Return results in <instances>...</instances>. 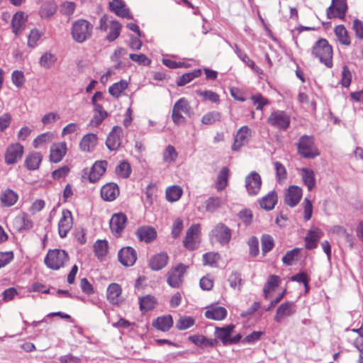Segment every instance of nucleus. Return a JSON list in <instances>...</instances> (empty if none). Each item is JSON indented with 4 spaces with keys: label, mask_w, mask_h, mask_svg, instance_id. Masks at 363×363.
Returning <instances> with one entry per match:
<instances>
[{
    "label": "nucleus",
    "mask_w": 363,
    "mask_h": 363,
    "mask_svg": "<svg viewBox=\"0 0 363 363\" xmlns=\"http://www.w3.org/2000/svg\"><path fill=\"white\" fill-rule=\"evenodd\" d=\"M200 225H193L186 231L184 240V247L190 250H194L198 247L199 243Z\"/></svg>",
    "instance_id": "nucleus-9"
},
{
    "label": "nucleus",
    "mask_w": 363,
    "mask_h": 363,
    "mask_svg": "<svg viewBox=\"0 0 363 363\" xmlns=\"http://www.w3.org/2000/svg\"><path fill=\"white\" fill-rule=\"evenodd\" d=\"M262 252L263 255L270 252L274 246V240L273 238L267 234H264L261 237Z\"/></svg>",
    "instance_id": "nucleus-51"
},
{
    "label": "nucleus",
    "mask_w": 363,
    "mask_h": 363,
    "mask_svg": "<svg viewBox=\"0 0 363 363\" xmlns=\"http://www.w3.org/2000/svg\"><path fill=\"white\" fill-rule=\"evenodd\" d=\"M227 315V311L221 306L213 307L205 312V316L208 319L221 320Z\"/></svg>",
    "instance_id": "nucleus-38"
},
{
    "label": "nucleus",
    "mask_w": 363,
    "mask_h": 363,
    "mask_svg": "<svg viewBox=\"0 0 363 363\" xmlns=\"http://www.w3.org/2000/svg\"><path fill=\"white\" fill-rule=\"evenodd\" d=\"M221 114L218 111H210L206 113L201 118V123L204 125H211L216 121H220Z\"/></svg>",
    "instance_id": "nucleus-57"
},
{
    "label": "nucleus",
    "mask_w": 363,
    "mask_h": 363,
    "mask_svg": "<svg viewBox=\"0 0 363 363\" xmlns=\"http://www.w3.org/2000/svg\"><path fill=\"white\" fill-rule=\"evenodd\" d=\"M298 154L304 158H315L320 155L312 136L302 135L297 144Z\"/></svg>",
    "instance_id": "nucleus-4"
},
{
    "label": "nucleus",
    "mask_w": 363,
    "mask_h": 363,
    "mask_svg": "<svg viewBox=\"0 0 363 363\" xmlns=\"http://www.w3.org/2000/svg\"><path fill=\"white\" fill-rule=\"evenodd\" d=\"M131 172L130 165L128 162L123 161L116 167V174L122 178H128Z\"/></svg>",
    "instance_id": "nucleus-56"
},
{
    "label": "nucleus",
    "mask_w": 363,
    "mask_h": 363,
    "mask_svg": "<svg viewBox=\"0 0 363 363\" xmlns=\"http://www.w3.org/2000/svg\"><path fill=\"white\" fill-rule=\"evenodd\" d=\"M157 185L153 183L149 184L145 189V203L151 205L157 193Z\"/></svg>",
    "instance_id": "nucleus-59"
},
{
    "label": "nucleus",
    "mask_w": 363,
    "mask_h": 363,
    "mask_svg": "<svg viewBox=\"0 0 363 363\" xmlns=\"http://www.w3.org/2000/svg\"><path fill=\"white\" fill-rule=\"evenodd\" d=\"M121 294V287L116 283L111 284L107 288V298L113 304H118L119 303Z\"/></svg>",
    "instance_id": "nucleus-35"
},
{
    "label": "nucleus",
    "mask_w": 363,
    "mask_h": 363,
    "mask_svg": "<svg viewBox=\"0 0 363 363\" xmlns=\"http://www.w3.org/2000/svg\"><path fill=\"white\" fill-rule=\"evenodd\" d=\"M251 99L254 104L257 106L256 109L259 111H262L263 107L269 104L268 100L263 97L261 94L253 95L251 97Z\"/></svg>",
    "instance_id": "nucleus-64"
},
{
    "label": "nucleus",
    "mask_w": 363,
    "mask_h": 363,
    "mask_svg": "<svg viewBox=\"0 0 363 363\" xmlns=\"http://www.w3.org/2000/svg\"><path fill=\"white\" fill-rule=\"evenodd\" d=\"M57 58L55 55L50 52L44 53L40 59V65L44 68H50L56 62Z\"/></svg>",
    "instance_id": "nucleus-55"
},
{
    "label": "nucleus",
    "mask_w": 363,
    "mask_h": 363,
    "mask_svg": "<svg viewBox=\"0 0 363 363\" xmlns=\"http://www.w3.org/2000/svg\"><path fill=\"white\" fill-rule=\"evenodd\" d=\"M262 179L257 172H251L245 177V188L249 195H257L261 189Z\"/></svg>",
    "instance_id": "nucleus-10"
},
{
    "label": "nucleus",
    "mask_w": 363,
    "mask_h": 363,
    "mask_svg": "<svg viewBox=\"0 0 363 363\" xmlns=\"http://www.w3.org/2000/svg\"><path fill=\"white\" fill-rule=\"evenodd\" d=\"M152 325L161 331H168L173 325L172 317L170 315L158 317Z\"/></svg>",
    "instance_id": "nucleus-37"
},
{
    "label": "nucleus",
    "mask_w": 363,
    "mask_h": 363,
    "mask_svg": "<svg viewBox=\"0 0 363 363\" xmlns=\"http://www.w3.org/2000/svg\"><path fill=\"white\" fill-rule=\"evenodd\" d=\"M121 29V23L115 20H113L112 22H111L109 28H108V33L106 35V39L109 42H112L115 40L120 35Z\"/></svg>",
    "instance_id": "nucleus-49"
},
{
    "label": "nucleus",
    "mask_w": 363,
    "mask_h": 363,
    "mask_svg": "<svg viewBox=\"0 0 363 363\" xmlns=\"http://www.w3.org/2000/svg\"><path fill=\"white\" fill-rule=\"evenodd\" d=\"M277 202V194L274 191H272L259 200V205L262 208L270 211L274 208Z\"/></svg>",
    "instance_id": "nucleus-34"
},
{
    "label": "nucleus",
    "mask_w": 363,
    "mask_h": 363,
    "mask_svg": "<svg viewBox=\"0 0 363 363\" xmlns=\"http://www.w3.org/2000/svg\"><path fill=\"white\" fill-rule=\"evenodd\" d=\"M166 199L169 202L178 201L183 194V189L178 185H173L167 188Z\"/></svg>",
    "instance_id": "nucleus-42"
},
{
    "label": "nucleus",
    "mask_w": 363,
    "mask_h": 363,
    "mask_svg": "<svg viewBox=\"0 0 363 363\" xmlns=\"http://www.w3.org/2000/svg\"><path fill=\"white\" fill-rule=\"evenodd\" d=\"M107 167L106 161L96 162L89 172V179L91 182H97L101 177L105 173Z\"/></svg>",
    "instance_id": "nucleus-24"
},
{
    "label": "nucleus",
    "mask_w": 363,
    "mask_h": 363,
    "mask_svg": "<svg viewBox=\"0 0 363 363\" xmlns=\"http://www.w3.org/2000/svg\"><path fill=\"white\" fill-rule=\"evenodd\" d=\"M280 278L276 275H271L269 277L267 283L264 286V295L265 298H268V294L271 291L275 289L279 284Z\"/></svg>",
    "instance_id": "nucleus-50"
},
{
    "label": "nucleus",
    "mask_w": 363,
    "mask_h": 363,
    "mask_svg": "<svg viewBox=\"0 0 363 363\" xmlns=\"http://www.w3.org/2000/svg\"><path fill=\"white\" fill-rule=\"evenodd\" d=\"M323 235L322 231L318 228H315L308 231L305 238L306 248L312 250L317 247V242Z\"/></svg>",
    "instance_id": "nucleus-30"
},
{
    "label": "nucleus",
    "mask_w": 363,
    "mask_h": 363,
    "mask_svg": "<svg viewBox=\"0 0 363 363\" xmlns=\"http://www.w3.org/2000/svg\"><path fill=\"white\" fill-rule=\"evenodd\" d=\"M186 269L187 267L183 264H179L176 267L172 268L167 274V284L173 288L179 287Z\"/></svg>",
    "instance_id": "nucleus-8"
},
{
    "label": "nucleus",
    "mask_w": 363,
    "mask_h": 363,
    "mask_svg": "<svg viewBox=\"0 0 363 363\" xmlns=\"http://www.w3.org/2000/svg\"><path fill=\"white\" fill-rule=\"evenodd\" d=\"M95 256L102 260L108 253V245L106 240H98L93 246Z\"/></svg>",
    "instance_id": "nucleus-40"
},
{
    "label": "nucleus",
    "mask_w": 363,
    "mask_h": 363,
    "mask_svg": "<svg viewBox=\"0 0 363 363\" xmlns=\"http://www.w3.org/2000/svg\"><path fill=\"white\" fill-rule=\"evenodd\" d=\"M57 5L52 1H45L40 6L38 15L42 20L50 21L57 13Z\"/></svg>",
    "instance_id": "nucleus-19"
},
{
    "label": "nucleus",
    "mask_w": 363,
    "mask_h": 363,
    "mask_svg": "<svg viewBox=\"0 0 363 363\" xmlns=\"http://www.w3.org/2000/svg\"><path fill=\"white\" fill-rule=\"evenodd\" d=\"M251 138V130L247 126H242L238 131L232 145L233 151H238L241 147L247 144Z\"/></svg>",
    "instance_id": "nucleus-15"
},
{
    "label": "nucleus",
    "mask_w": 363,
    "mask_h": 363,
    "mask_svg": "<svg viewBox=\"0 0 363 363\" xmlns=\"http://www.w3.org/2000/svg\"><path fill=\"white\" fill-rule=\"evenodd\" d=\"M128 88V82L125 80H121L114 83L108 88V93L114 98L118 99L122 93Z\"/></svg>",
    "instance_id": "nucleus-46"
},
{
    "label": "nucleus",
    "mask_w": 363,
    "mask_h": 363,
    "mask_svg": "<svg viewBox=\"0 0 363 363\" xmlns=\"http://www.w3.org/2000/svg\"><path fill=\"white\" fill-rule=\"evenodd\" d=\"M300 174L303 184L307 186L308 191H311L315 186V178L314 172L308 168L301 169Z\"/></svg>",
    "instance_id": "nucleus-32"
},
{
    "label": "nucleus",
    "mask_w": 363,
    "mask_h": 363,
    "mask_svg": "<svg viewBox=\"0 0 363 363\" xmlns=\"http://www.w3.org/2000/svg\"><path fill=\"white\" fill-rule=\"evenodd\" d=\"M68 261L67 253L62 250H50L45 257V265L53 270H57L62 267Z\"/></svg>",
    "instance_id": "nucleus-3"
},
{
    "label": "nucleus",
    "mask_w": 363,
    "mask_h": 363,
    "mask_svg": "<svg viewBox=\"0 0 363 363\" xmlns=\"http://www.w3.org/2000/svg\"><path fill=\"white\" fill-rule=\"evenodd\" d=\"M296 313V306L292 301L282 303L277 309L274 315V320L277 323H281L283 320L293 315Z\"/></svg>",
    "instance_id": "nucleus-16"
},
{
    "label": "nucleus",
    "mask_w": 363,
    "mask_h": 363,
    "mask_svg": "<svg viewBox=\"0 0 363 363\" xmlns=\"http://www.w3.org/2000/svg\"><path fill=\"white\" fill-rule=\"evenodd\" d=\"M223 200L218 196L209 197L205 201L206 211L209 213H213L219 209L223 205Z\"/></svg>",
    "instance_id": "nucleus-44"
},
{
    "label": "nucleus",
    "mask_w": 363,
    "mask_h": 363,
    "mask_svg": "<svg viewBox=\"0 0 363 363\" xmlns=\"http://www.w3.org/2000/svg\"><path fill=\"white\" fill-rule=\"evenodd\" d=\"M195 323V320L191 316L180 317L176 323V327L179 330H186Z\"/></svg>",
    "instance_id": "nucleus-52"
},
{
    "label": "nucleus",
    "mask_w": 363,
    "mask_h": 363,
    "mask_svg": "<svg viewBox=\"0 0 363 363\" xmlns=\"http://www.w3.org/2000/svg\"><path fill=\"white\" fill-rule=\"evenodd\" d=\"M275 171H276V176L277 178L278 182L280 183L282 181L285 180L286 179V169L285 167L280 162H275L274 163Z\"/></svg>",
    "instance_id": "nucleus-62"
},
{
    "label": "nucleus",
    "mask_w": 363,
    "mask_h": 363,
    "mask_svg": "<svg viewBox=\"0 0 363 363\" xmlns=\"http://www.w3.org/2000/svg\"><path fill=\"white\" fill-rule=\"evenodd\" d=\"M189 341L193 342L196 346L199 347H206L211 346L213 347L216 343V340L215 339H208L206 337L201 335H191L189 337Z\"/></svg>",
    "instance_id": "nucleus-45"
},
{
    "label": "nucleus",
    "mask_w": 363,
    "mask_h": 363,
    "mask_svg": "<svg viewBox=\"0 0 363 363\" xmlns=\"http://www.w3.org/2000/svg\"><path fill=\"white\" fill-rule=\"evenodd\" d=\"M169 257L165 252H160L153 255L150 261L149 266L154 271H158L164 268L168 262Z\"/></svg>",
    "instance_id": "nucleus-26"
},
{
    "label": "nucleus",
    "mask_w": 363,
    "mask_h": 363,
    "mask_svg": "<svg viewBox=\"0 0 363 363\" xmlns=\"http://www.w3.org/2000/svg\"><path fill=\"white\" fill-rule=\"evenodd\" d=\"M347 9L345 0H333L332 5L327 9L328 18H343Z\"/></svg>",
    "instance_id": "nucleus-13"
},
{
    "label": "nucleus",
    "mask_w": 363,
    "mask_h": 363,
    "mask_svg": "<svg viewBox=\"0 0 363 363\" xmlns=\"http://www.w3.org/2000/svg\"><path fill=\"white\" fill-rule=\"evenodd\" d=\"M302 189L297 186H291L289 187L285 196V203L291 206H296L302 196Z\"/></svg>",
    "instance_id": "nucleus-22"
},
{
    "label": "nucleus",
    "mask_w": 363,
    "mask_h": 363,
    "mask_svg": "<svg viewBox=\"0 0 363 363\" xmlns=\"http://www.w3.org/2000/svg\"><path fill=\"white\" fill-rule=\"evenodd\" d=\"M157 304V300L152 295H146L140 298L139 305L140 311L143 315H145L149 311H152Z\"/></svg>",
    "instance_id": "nucleus-28"
},
{
    "label": "nucleus",
    "mask_w": 363,
    "mask_h": 363,
    "mask_svg": "<svg viewBox=\"0 0 363 363\" xmlns=\"http://www.w3.org/2000/svg\"><path fill=\"white\" fill-rule=\"evenodd\" d=\"M118 186L113 182H109L104 185L101 189V196L106 201H113L119 195Z\"/></svg>",
    "instance_id": "nucleus-20"
},
{
    "label": "nucleus",
    "mask_w": 363,
    "mask_h": 363,
    "mask_svg": "<svg viewBox=\"0 0 363 363\" xmlns=\"http://www.w3.org/2000/svg\"><path fill=\"white\" fill-rule=\"evenodd\" d=\"M27 21V16L23 11L16 12L11 21L12 30L16 35H18L22 32L25 23Z\"/></svg>",
    "instance_id": "nucleus-25"
},
{
    "label": "nucleus",
    "mask_w": 363,
    "mask_h": 363,
    "mask_svg": "<svg viewBox=\"0 0 363 363\" xmlns=\"http://www.w3.org/2000/svg\"><path fill=\"white\" fill-rule=\"evenodd\" d=\"M43 156L40 152H30L26 157L25 167L28 170H36L39 168Z\"/></svg>",
    "instance_id": "nucleus-29"
},
{
    "label": "nucleus",
    "mask_w": 363,
    "mask_h": 363,
    "mask_svg": "<svg viewBox=\"0 0 363 363\" xmlns=\"http://www.w3.org/2000/svg\"><path fill=\"white\" fill-rule=\"evenodd\" d=\"M24 152V147L20 143H13L8 146L5 154V162L13 164L21 160Z\"/></svg>",
    "instance_id": "nucleus-11"
},
{
    "label": "nucleus",
    "mask_w": 363,
    "mask_h": 363,
    "mask_svg": "<svg viewBox=\"0 0 363 363\" xmlns=\"http://www.w3.org/2000/svg\"><path fill=\"white\" fill-rule=\"evenodd\" d=\"M229 177V169L227 167H223L218 173L216 182V189L220 191L228 185Z\"/></svg>",
    "instance_id": "nucleus-41"
},
{
    "label": "nucleus",
    "mask_w": 363,
    "mask_h": 363,
    "mask_svg": "<svg viewBox=\"0 0 363 363\" xmlns=\"http://www.w3.org/2000/svg\"><path fill=\"white\" fill-rule=\"evenodd\" d=\"M18 196L14 191L7 189L4 191L0 196L1 205L4 207H11L18 201Z\"/></svg>",
    "instance_id": "nucleus-31"
},
{
    "label": "nucleus",
    "mask_w": 363,
    "mask_h": 363,
    "mask_svg": "<svg viewBox=\"0 0 363 363\" xmlns=\"http://www.w3.org/2000/svg\"><path fill=\"white\" fill-rule=\"evenodd\" d=\"M97 139V135L94 133H88L84 135L79 143L81 150L90 152L96 146Z\"/></svg>",
    "instance_id": "nucleus-33"
},
{
    "label": "nucleus",
    "mask_w": 363,
    "mask_h": 363,
    "mask_svg": "<svg viewBox=\"0 0 363 363\" xmlns=\"http://www.w3.org/2000/svg\"><path fill=\"white\" fill-rule=\"evenodd\" d=\"M178 157V152L172 145H167L162 152V160L164 163L170 164L174 163Z\"/></svg>",
    "instance_id": "nucleus-43"
},
{
    "label": "nucleus",
    "mask_w": 363,
    "mask_h": 363,
    "mask_svg": "<svg viewBox=\"0 0 363 363\" xmlns=\"http://www.w3.org/2000/svg\"><path fill=\"white\" fill-rule=\"evenodd\" d=\"M109 9L118 16L130 18L129 9L122 0H111L109 2Z\"/></svg>",
    "instance_id": "nucleus-23"
},
{
    "label": "nucleus",
    "mask_w": 363,
    "mask_h": 363,
    "mask_svg": "<svg viewBox=\"0 0 363 363\" xmlns=\"http://www.w3.org/2000/svg\"><path fill=\"white\" fill-rule=\"evenodd\" d=\"M234 51L238 55V57L249 67L251 68L252 70L255 72L256 73H262L261 69L255 65V63L250 59L247 55L243 52L238 45H234Z\"/></svg>",
    "instance_id": "nucleus-36"
},
{
    "label": "nucleus",
    "mask_w": 363,
    "mask_h": 363,
    "mask_svg": "<svg viewBox=\"0 0 363 363\" xmlns=\"http://www.w3.org/2000/svg\"><path fill=\"white\" fill-rule=\"evenodd\" d=\"M335 35L338 40V41L345 45H350V38L348 35V32L342 25L337 26L335 28Z\"/></svg>",
    "instance_id": "nucleus-47"
},
{
    "label": "nucleus",
    "mask_w": 363,
    "mask_h": 363,
    "mask_svg": "<svg viewBox=\"0 0 363 363\" xmlns=\"http://www.w3.org/2000/svg\"><path fill=\"white\" fill-rule=\"evenodd\" d=\"M118 259L124 267H131L136 262V252L132 247H122L118 252Z\"/></svg>",
    "instance_id": "nucleus-14"
},
{
    "label": "nucleus",
    "mask_w": 363,
    "mask_h": 363,
    "mask_svg": "<svg viewBox=\"0 0 363 363\" xmlns=\"http://www.w3.org/2000/svg\"><path fill=\"white\" fill-rule=\"evenodd\" d=\"M312 55L328 67L333 66V49L327 40L321 38L316 41L312 48Z\"/></svg>",
    "instance_id": "nucleus-1"
},
{
    "label": "nucleus",
    "mask_w": 363,
    "mask_h": 363,
    "mask_svg": "<svg viewBox=\"0 0 363 363\" xmlns=\"http://www.w3.org/2000/svg\"><path fill=\"white\" fill-rule=\"evenodd\" d=\"M92 25L87 21L79 19L74 21L72 26V38L82 43L90 38L92 33Z\"/></svg>",
    "instance_id": "nucleus-2"
},
{
    "label": "nucleus",
    "mask_w": 363,
    "mask_h": 363,
    "mask_svg": "<svg viewBox=\"0 0 363 363\" xmlns=\"http://www.w3.org/2000/svg\"><path fill=\"white\" fill-rule=\"evenodd\" d=\"M249 246V253L252 257H256L259 254V240L257 237L252 236L251 237L248 242Z\"/></svg>",
    "instance_id": "nucleus-63"
},
{
    "label": "nucleus",
    "mask_w": 363,
    "mask_h": 363,
    "mask_svg": "<svg viewBox=\"0 0 363 363\" xmlns=\"http://www.w3.org/2000/svg\"><path fill=\"white\" fill-rule=\"evenodd\" d=\"M201 74V70L200 69H196L193 70L192 72L185 73L182 74L177 81V84L179 86H182L186 84L187 83L192 81L194 79L200 77Z\"/></svg>",
    "instance_id": "nucleus-48"
},
{
    "label": "nucleus",
    "mask_w": 363,
    "mask_h": 363,
    "mask_svg": "<svg viewBox=\"0 0 363 363\" xmlns=\"http://www.w3.org/2000/svg\"><path fill=\"white\" fill-rule=\"evenodd\" d=\"M196 94L201 96L205 101H210L212 103H219L220 96L219 95L211 90H197Z\"/></svg>",
    "instance_id": "nucleus-53"
},
{
    "label": "nucleus",
    "mask_w": 363,
    "mask_h": 363,
    "mask_svg": "<svg viewBox=\"0 0 363 363\" xmlns=\"http://www.w3.org/2000/svg\"><path fill=\"white\" fill-rule=\"evenodd\" d=\"M122 128L119 126H114L107 136L106 145L111 150H116L121 144Z\"/></svg>",
    "instance_id": "nucleus-18"
},
{
    "label": "nucleus",
    "mask_w": 363,
    "mask_h": 363,
    "mask_svg": "<svg viewBox=\"0 0 363 363\" xmlns=\"http://www.w3.org/2000/svg\"><path fill=\"white\" fill-rule=\"evenodd\" d=\"M234 328L233 325H229L222 328H216L215 333L216 337L220 339L224 345H229V340Z\"/></svg>",
    "instance_id": "nucleus-39"
},
{
    "label": "nucleus",
    "mask_w": 363,
    "mask_h": 363,
    "mask_svg": "<svg viewBox=\"0 0 363 363\" xmlns=\"http://www.w3.org/2000/svg\"><path fill=\"white\" fill-rule=\"evenodd\" d=\"M126 216L123 213H114L110 220V229L115 237L119 238L125 226Z\"/></svg>",
    "instance_id": "nucleus-12"
},
{
    "label": "nucleus",
    "mask_w": 363,
    "mask_h": 363,
    "mask_svg": "<svg viewBox=\"0 0 363 363\" xmlns=\"http://www.w3.org/2000/svg\"><path fill=\"white\" fill-rule=\"evenodd\" d=\"M210 236L213 241L225 245L231 239L232 230L225 224L219 223L212 229Z\"/></svg>",
    "instance_id": "nucleus-6"
},
{
    "label": "nucleus",
    "mask_w": 363,
    "mask_h": 363,
    "mask_svg": "<svg viewBox=\"0 0 363 363\" xmlns=\"http://www.w3.org/2000/svg\"><path fill=\"white\" fill-rule=\"evenodd\" d=\"M184 113L189 116L191 113V106L188 100L182 97L174 104L172 113V119L176 125H180L185 123V118L182 115Z\"/></svg>",
    "instance_id": "nucleus-5"
},
{
    "label": "nucleus",
    "mask_w": 363,
    "mask_h": 363,
    "mask_svg": "<svg viewBox=\"0 0 363 363\" xmlns=\"http://www.w3.org/2000/svg\"><path fill=\"white\" fill-rule=\"evenodd\" d=\"M300 253L299 248H294L286 253L282 258V262L285 265L290 266L293 261L296 259Z\"/></svg>",
    "instance_id": "nucleus-60"
},
{
    "label": "nucleus",
    "mask_w": 363,
    "mask_h": 363,
    "mask_svg": "<svg viewBox=\"0 0 363 363\" xmlns=\"http://www.w3.org/2000/svg\"><path fill=\"white\" fill-rule=\"evenodd\" d=\"M290 116L283 111H273L267 119V123L281 130H286L290 125Z\"/></svg>",
    "instance_id": "nucleus-7"
},
{
    "label": "nucleus",
    "mask_w": 363,
    "mask_h": 363,
    "mask_svg": "<svg viewBox=\"0 0 363 363\" xmlns=\"http://www.w3.org/2000/svg\"><path fill=\"white\" fill-rule=\"evenodd\" d=\"M138 237L140 241L150 243L157 238L155 229L150 226H143L138 229Z\"/></svg>",
    "instance_id": "nucleus-27"
},
{
    "label": "nucleus",
    "mask_w": 363,
    "mask_h": 363,
    "mask_svg": "<svg viewBox=\"0 0 363 363\" xmlns=\"http://www.w3.org/2000/svg\"><path fill=\"white\" fill-rule=\"evenodd\" d=\"M42 36V33L36 29H32L28 36V46L34 48Z\"/></svg>",
    "instance_id": "nucleus-58"
},
{
    "label": "nucleus",
    "mask_w": 363,
    "mask_h": 363,
    "mask_svg": "<svg viewBox=\"0 0 363 363\" xmlns=\"http://www.w3.org/2000/svg\"><path fill=\"white\" fill-rule=\"evenodd\" d=\"M220 259V255L216 252H208L203 255L204 265L215 266Z\"/></svg>",
    "instance_id": "nucleus-61"
},
{
    "label": "nucleus",
    "mask_w": 363,
    "mask_h": 363,
    "mask_svg": "<svg viewBox=\"0 0 363 363\" xmlns=\"http://www.w3.org/2000/svg\"><path fill=\"white\" fill-rule=\"evenodd\" d=\"M73 224L72 216L69 210H63L62 218L58 223V233L61 238H65L72 229Z\"/></svg>",
    "instance_id": "nucleus-17"
},
{
    "label": "nucleus",
    "mask_w": 363,
    "mask_h": 363,
    "mask_svg": "<svg viewBox=\"0 0 363 363\" xmlns=\"http://www.w3.org/2000/svg\"><path fill=\"white\" fill-rule=\"evenodd\" d=\"M67 144L65 142L54 143L50 147V160L52 162H60L67 152Z\"/></svg>",
    "instance_id": "nucleus-21"
},
{
    "label": "nucleus",
    "mask_w": 363,
    "mask_h": 363,
    "mask_svg": "<svg viewBox=\"0 0 363 363\" xmlns=\"http://www.w3.org/2000/svg\"><path fill=\"white\" fill-rule=\"evenodd\" d=\"M53 138V134L51 133H45L38 135L34 139L33 145L35 148H38L48 143Z\"/></svg>",
    "instance_id": "nucleus-54"
}]
</instances>
